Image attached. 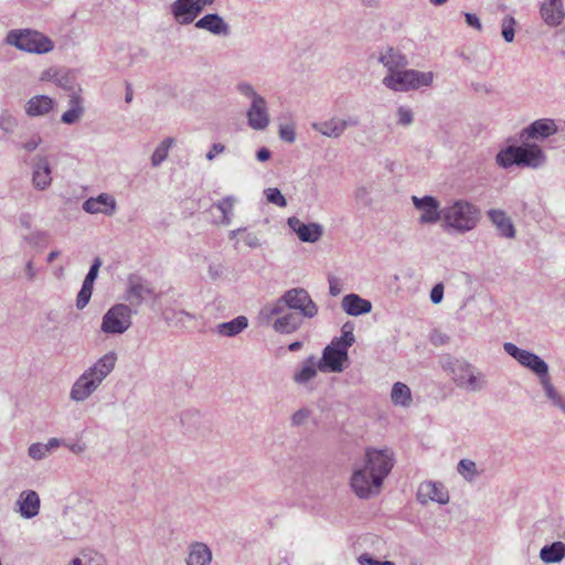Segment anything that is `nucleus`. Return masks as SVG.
<instances>
[{"instance_id": "bf43d9fd", "label": "nucleus", "mask_w": 565, "mask_h": 565, "mask_svg": "<svg viewBox=\"0 0 565 565\" xmlns=\"http://www.w3.org/2000/svg\"><path fill=\"white\" fill-rule=\"evenodd\" d=\"M41 142H42V138L36 135V136H33L30 140L22 143L21 147L24 150L32 152L41 145Z\"/></svg>"}, {"instance_id": "58836bf2", "label": "nucleus", "mask_w": 565, "mask_h": 565, "mask_svg": "<svg viewBox=\"0 0 565 565\" xmlns=\"http://www.w3.org/2000/svg\"><path fill=\"white\" fill-rule=\"evenodd\" d=\"M68 565H107L105 557L97 552H84L74 557Z\"/></svg>"}, {"instance_id": "09e8293b", "label": "nucleus", "mask_w": 565, "mask_h": 565, "mask_svg": "<svg viewBox=\"0 0 565 565\" xmlns=\"http://www.w3.org/2000/svg\"><path fill=\"white\" fill-rule=\"evenodd\" d=\"M279 138L288 143H294L296 140V131L294 124L279 125Z\"/></svg>"}, {"instance_id": "79ce46f5", "label": "nucleus", "mask_w": 565, "mask_h": 565, "mask_svg": "<svg viewBox=\"0 0 565 565\" xmlns=\"http://www.w3.org/2000/svg\"><path fill=\"white\" fill-rule=\"evenodd\" d=\"M103 262L99 257H96L93 260V264L90 265V268L83 281V286H86L88 288H94V282L98 276L99 268L102 267Z\"/></svg>"}, {"instance_id": "20e7f679", "label": "nucleus", "mask_w": 565, "mask_h": 565, "mask_svg": "<svg viewBox=\"0 0 565 565\" xmlns=\"http://www.w3.org/2000/svg\"><path fill=\"white\" fill-rule=\"evenodd\" d=\"M440 366L452 383L465 392L480 393L489 385L484 372L465 359L448 356L440 362Z\"/></svg>"}, {"instance_id": "0eeeda50", "label": "nucleus", "mask_w": 565, "mask_h": 565, "mask_svg": "<svg viewBox=\"0 0 565 565\" xmlns=\"http://www.w3.org/2000/svg\"><path fill=\"white\" fill-rule=\"evenodd\" d=\"M236 90L249 102L246 110L247 125L256 131L265 130L270 124V115L265 97L258 94L254 86L247 82L238 83Z\"/></svg>"}, {"instance_id": "8fccbe9b", "label": "nucleus", "mask_w": 565, "mask_h": 565, "mask_svg": "<svg viewBox=\"0 0 565 565\" xmlns=\"http://www.w3.org/2000/svg\"><path fill=\"white\" fill-rule=\"evenodd\" d=\"M310 415H311V411L306 407L296 411L291 415V418H290L291 425L295 427H299V426L303 425L308 420Z\"/></svg>"}, {"instance_id": "e2e57ef3", "label": "nucleus", "mask_w": 565, "mask_h": 565, "mask_svg": "<svg viewBox=\"0 0 565 565\" xmlns=\"http://www.w3.org/2000/svg\"><path fill=\"white\" fill-rule=\"evenodd\" d=\"M64 446L67 447L68 450L75 455H81L86 449V446L81 443L64 444Z\"/></svg>"}, {"instance_id": "9b49d317", "label": "nucleus", "mask_w": 565, "mask_h": 565, "mask_svg": "<svg viewBox=\"0 0 565 565\" xmlns=\"http://www.w3.org/2000/svg\"><path fill=\"white\" fill-rule=\"evenodd\" d=\"M503 349L510 356L516 360L520 365L530 370L537 377L539 383L551 375L548 364L537 354L521 349L512 342H505Z\"/></svg>"}, {"instance_id": "a18cd8bd", "label": "nucleus", "mask_w": 565, "mask_h": 565, "mask_svg": "<svg viewBox=\"0 0 565 565\" xmlns=\"http://www.w3.org/2000/svg\"><path fill=\"white\" fill-rule=\"evenodd\" d=\"M396 117L397 124L403 127L411 126L414 121V114L407 106H399L396 111Z\"/></svg>"}, {"instance_id": "39448f33", "label": "nucleus", "mask_w": 565, "mask_h": 565, "mask_svg": "<svg viewBox=\"0 0 565 565\" xmlns=\"http://www.w3.org/2000/svg\"><path fill=\"white\" fill-rule=\"evenodd\" d=\"M547 162V157L537 143L523 142L521 146H508L495 156V163L502 169L513 166L537 170Z\"/></svg>"}, {"instance_id": "49530a36", "label": "nucleus", "mask_w": 565, "mask_h": 565, "mask_svg": "<svg viewBox=\"0 0 565 565\" xmlns=\"http://www.w3.org/2000/svg\"><path fill=\"white\" fill-rule=\"evenodd\" d=\"M515 20L513 17H505L502 20V36L505 42L511 43L514 40Z\"/></svg>"}, {"instance_id": "e433bc0d", "label": "nucleus", "mask_w": 565, "mask_h": 565, "mask_svg": "<svg viewBox=\"0 0 565 565\" xmlns=\"http://www.w3.org/2000/svg\"><path fill=\"white\" fill-rule=\"evenodd\" d=\"M235 199L233 196H226L223 200L213 204L222 213V218L218 221L222 225H230L233 216Z\"/></svg>"}, {"instance_id": "3c124183", "label": "nucleus", "mask_w": 565, "mask_h": 565, "mask_svg": "<svg viewBox=\"0 0 565 565\" xmlns=\"http://www.w3.org/2000/svg\"><path fill=\"white\" fill-rule=\"evenodd\" d=\"M92 294H93L92 288H88V287L82 285V288L76 297L77 309L82 310L88 305Z\"/></svg>"}, {"instance_id": "37998d69", "label": "nucleus", "mask_w": 565, "mask_h": 565, "mask_svg": "<svg viewBox=\"0 0 565 565\" xmlns=\"http://www.w3.org/2000/svg\"><path fill=\"white\" fill-rule=\"evenodd\" d=\"M266 199L269 203L275 204L279 207H285L287 205L286 198L282 195L279 189L277 188H268L265 190Z\"/></svg>"}, {"instance_id": "4be33fe9", "label": "nucleus", "mask_w": 565, "mask_h": 565, "mask_svg": "<svg viewBox=\"0 0 565 565\" xmlns=\"http://www.w3.org/2000/svg\"><path fill=\"white\" fill-rule=\"evenodd\" d=\"M195 28L205 30L216 36H228L230 24L217 13H207L195 22Z\"/></svg>"}, {"instance_id": "774afa93", "label": "nucleus", "mask_w": 565, "mask_h": 565, "mask_svg": "<svg viewBox=\"0 0 565 565\" xmlns=\"http://www.w3.org/2000/svg\"><path fill=\"white\" fill-rule=\"evenodd\" d=\"M271 153L270 151L267 149V148H260L257 152H256V158L258 161H266L270 158Z\"/></svg>"}, {"instance_id": "052dcab7", "label": "nucleus", "mask_w": 565, "mask_h": 565, "mask_svg": "<svg viewBox=\"0 0 565 565\" xmlns=\"http://www.w3.org/2000/svg\"><path fill=\"white\" fill-rule=\"evenodd\" d=\"M191 3L193 17L195 19L203 11L205 6L212 4L213 2H207L206 0H191Z\"/></svg>"}, {"instance_id": "f03ea898", "label": "nucleus", "mask_w": 565, "mask_h": 565, "mask_svg": "<svg viewBox=\"0 0 565 565\" xmlns=\"http://www.w3.org/2000/svg\"><path fill=\"white\" fill-rule=\"evenodd\" d=\"M118 355L115 351H109L100 356L73 383L70 391V398L77 403L89 398L98 390L104 380L115 370Z\"/></svg>"}, {"instance_id": "6e6d98bb", "label": "nucleus", "mask_w": 565, "mask_h": 565, "mask_svg": "<svg viewBox=\"0 0 565 565\" xmlns=\"http://www.w3.org/2000/svg\"><path fill=\"white\" fill-rule=\"evenodd\" d=\"M243 239L245 245L249 248H258L262 245L260 239L256 233H246Z\"/></svg>"}, {"instance_id": "c756f323", "label": "nucleus", "mask_w": 565, "mask_h": 565, "mask_svg": "<svg viewBox=\"0 0 565 565\" xmlns=\"http://www.w3.org/2000/svg\"><path fill=\"white\" fill-rule=\"evenodd\" d=\"M68 105L70 109L62 115L61 120L66 125H73L79 121L85 111L82 96L76 92L72 93Z\"/></svg>"}, {"instance_id": "4468645a", "label": "nucleus", "mask_w": 565, "mask_h": 565, "mask_svg": "<svg viewBox=\"0 0 565 565\" xmlns=\"http://www.w3.org/2000/svg\"><path fill=\"white\" fill-rule=\"evenodd\" d=\"M154 294L150 284L139 276L131 275L127 280L125 300L131 306H140Z\"/></svg>"}, {"instance_id": "c03bdc74", "label": "nucleus", "mask_w": 565, "mask_h": 565, "mask_svg": "<svg viewBox=\"0 0 565 565\" xmlns=\"http://www.w3.org/2000/svg\"><path fill=\"white\" fill-rule=\"evenodd\" d=\"M28 455L33 460H42L49 456L47 448L42 443H33L28 448Z\"/></svg>"}, {"instance_id": "b1692460", "label": "nucleus", "mask_w": 565, "mask_h": 565, "mask_svg": "<svg viewBox=\"0 0 565 565\" xmlns=\"http://www.w3.org/2000/svg\"><path fill=\"white\" fill-rule=\"evenodd\" d=\"M488 217L495 227L499 236L509 239L515 237L516 231L514 224L503 210L491 209L488 211Z\"/></svg>"}, {"instance_id": "6e6552de", "label": "nucleus", "mask_w": 565, "mask_h": 565, "mask_svg": "<svg viewBox=\"0 0 565 565\" xmlns=\"http://www.w3.org/2000/svg\"><path fill=\"white\" fill-rule=\"evenodd\" d=\"M6 43L30 54H46L53 51L54 42L34 29H13L6 35Z\"/></svg>"}, {"instance_id": "ea45409f", "label": "nucleus", "mask_w": 565, "mask_h": 565, "mask_svg": "<svg viewBox=\"0 0 565 565\" xmlns=\"http://www.w3.org/2000/svg\"><path fill=\"white\" fill-rule=\"evenodd\" d=\"M457 471L469 482L473 481L479 475L476 462L470 459H461L458 462Z\"/></svg>"}, {"instance_id": "7c9ffc66", "label": "nucleus", "mask_w": 565, "mask_h": 565, "mask_svg": "<svg viewBox=\"0 0 565 565\" xmlns=\"http://www.w3.org/2000/svg\"><path fill=\"white\" fill-rule=\"evenodd\" d=\"M248 327V319L245 316H238L231 321L216 324L215 332L222 337H235Z\"/></svg>"}, {"instance_id": "5701e85b", "label": "nucleus", "mask_w": 565, "mask_h": 565, "mask_svg": "<svg viewBox=\"0 0 565 565\" xmlns=\"http://www.w3.org/2000/svg\"><path fill=\"white\" fill-rule=\"evenodd\" d=\"M543 21L548 26H558L565 19V10L562 0H544L540 7Z\"/></svg>"}, {"instance_id": "864d4df0", "label": "nucleus", "mask_w": 565, "mask_h": 565, "mask_svg": "<svg viewBox=\"0 0 565 565\" xmlns=\"http://www.w3.org/2000/svg\"><path fill=\"white\" fill-rule=\"evenodd\" d=\"M339 126L344 134L348 128L360 126V119L356 116H348L347 118H338Z\"/></svg>"}, {"instance_id": "f3484780", "label": "nucleus", "mask_w": 565, "mask_h": 565, "mask_svg": "<svg viewBox=\"0 0 565 565\" xmlns=\"http://www.w3.org/2000/svg\"><path fill=\"white\" fill-rule=\"evenodd\" d=\"M417 500L422 504H427L430 501L446 504L449 502V494L441 482L424 481L418 487Z\"/></svg>"}, {"instance_id": "72a5a7b5", "label": "nucleus", "mask_w": 565, "mask_h": 565, "mask_svg": "<svg viewBox=\"0 0 565 565\" xmlns=\"http://www.w3.org/2000/svg\"><path fill=\"white\" fill-rule=\"evenodd\" d=\"M565 557V543L561 541L544 545L540 551V558L545 564L559 563Z\"/></svg>"}, {"instance_id": "473e14b6", "label": "nucleus", "mask_w": 565, "mask_h": 565, "mask_svg": "<svg viewBox=\"0 0 565 565\" xmlns=\"http://www.w3.org/2000/svg\"><path fill=\"white\" fill-rule=\"evenodd\" d=\"M171 14L179 24H190L194 21L191 0H175L171 4Z\"/></svg>"}, {"instance_id": "ddd939ff", "label": "nucleus", "mask_w": 565, "mask_h": 565, "mask_svg": "<svg viewBox=\"0 0 565 565\" xmlns=\"http://www.w3.org/2000/svg\"><path fill=\"white\" fill-rule=\"evenodd\" d=\"M348 360V352L331 342L323 349L322 356L318 361V369L323 373H340L344 370V363Z\"/></svg>"}, {"instance_id": "f8f14e48", "label": "nucleus", "mask_w": 565, "mask_h": 565, "mask_svg": "<svg viewBox=\"0 0 565 565\" xmlns=\"http://www.w3.org/2000/svg\"><path fill=\"white\" fill-rule=\"evenodd\" d=\"M412 202L414 207L420 213L418 222L425 224H436L443 221V209L439 201L433 195H424L422 198L413 195Z\"/></svg>"}, {"instance_id": "de8ad7c7", "label": "nucleus", "mask_w": 565, "mask_h": 565, "mask_svg": "<svg viewBox=\"0 0 565 565\" xmlns=\"http://www.w3.org/2000/svg\"><path fill=\"white\" fill-rule=\"evenodd\" d=\"M331 342L337 343L340 349L348 352V349L355 342V338L353 332L342 330V335L340 338H334Z\"/></svg>"}, {"instance_id": "393cba45", "label": "nucleus", "mask_w": 565, "mask_h": 565, "mask_svg": "<svg viewBox=\"0 0 565 565\" xmlns=\"http://www.w3.org/2000/svg\"><path fill=\"white\" fill-rule=\"evenodd\" d=\"M277 317L273 323V328L276 332L282 334H290L297 331L302 324V318L297 312L291 310H284L282 313H275Z\"/></svg>"}, {"instance_id": "f257e3e1", "label": "nucleus", "mask_w": 565, "mask_h": 565, "mask_svg": "<svg viewBox=\"0 0 565 565\" xmlns=\"http://www.w3.org/2000/svg\"><path fill=\"white\" fill-rule=\"evenodd\" d=\"M394 463V454L391 449L366 448L363 462L354 465L350 477L352 492L361 500L379 495Z\"/></svg>"}, {"instance_id": "a19ab883", "label": "nucleus", "mask_w": 565, "mask_h": 565, "mask_svg": "<svg viewBox=\"0 0 565 565\" xmlns=\"http://www.w3.org/2000/svg\"><path fill=\"white\" fill-rule=\"evenodd\" d=\"M18 127V119L11 115L8 110L0 114V129L6 134L14 132Z\"/></svg>"}, {"instance_id": "69168bd1", "label": "nucleus", "mask_w": 565, "mask_h": 565, "mask_svg": "<svg viewBox=\"0 0 565 565\" xmlns=\"http://www.w3.org/2000/svg\"><path fill=\"white\" fill-rule=\"evenodd\" d=\"M44 445L46 446L47 451L50 454L53 449H55V448H57V447H60L61 445H64V444H63V441L61 439L53 437V438H50L47 440V443L44 444Z\"/></svg>"}, {"instance_id": "4c0bfd02", "label": "nucleus", "mask_w": 565, "mask_h": 565, "mask_svg": "<svg viewBox=\"0 0 565 565\" xmlns=\"http://www.w3.org/2000/svg\"><path fill=\"white\" fill-rule=\"evenodd\" d=\"M174 142V139L171 137H168L163 139L154 149L152 156H151V164L152 167H159L169 154V150L172 147Z\"/></svg>"}, {"instance_id": "412c9836", "label": "nucleus", "mask_w": 565, "mask_h": 565, "mask_svg": "<svg viewBox=\"0 0 565 565\" xmlns=\"http://www.w3.org/2000/svg\"><path fill=\"white\" fill-rule=\"evenodd\" d=\"M377 61L387 70V74L398 73L408 65L406 55L392 46L381 50Z\"/></svg>"}, {"instance_id": "c85d7f7f", "label": "nucleus", "mask_w": 565, "mask_h": 565, "mask_svg": "<svg viewBox=\"0 0 565 565\" xmlns=\"http://www.w3.org/2000/svg\"><path fill=\"white\" fill-rule=\"evenodd\" d=\"M55 105V100L46 95H36L31 97L25 106V113L30 117H40L47 115Z\"/></svg>"}, {"instance_id": "c9c22d12", "label": "nucleus", "mask_w": 565, "mask_h": 565, "mask_svg": "<svg viewBox=\"0 0 565 565\" xmlns=\"http://www.w3.org/2000/svg\"><path fill=\"white\" fill-rule=\"evenodd\" d=\"M313 130L318 131L322 136L329 137V138H339L343 135L338 118L333 117L327 121L323 122H313L312 124Z\"/></svg>"}, {"instance_id": "9d476101", "label": "nucleus", "mask_w": 565, "mask_h": 565, "mask_svg": "<svg viewBox=\"0 0 565 565\" xmlns=\"http://www.w3.org/2000/svg\"><path fill=\"white\" fill-rule=\"evenodd\" d=\"M136 311L130 305L115 303L103 316L100 331L105 334H122L132 326V316Z\"/></svg>"}, {"instance_id": "0e129e2a", "label": "nucleus", "mask_w": 565, "mask_h": 565, "mask_svg": "<svg viewBox=\"0 0 565 565\" xmlns=\"http://www.w3.org/2000/svg\"><path fill=\"white\" fill-rule=\"evenodd\" d=\"M25 274L29 281H32L35 279L36 270L34 269L32 260H29L25 264Z\"/></svg>"}, {"instance_id": "4d7b16f0", "label": "nucleus", "mask_w": 565, "mask_h": 565, "mask_svg": "<svg viewBox=\"0 0 565 565\" xmlns=\"http://www.w3.org/2000/svg\"><path fill=\"white\" fill-rule=\"evenodd\" d=\"M444 297V287L441 284H437L433 287L430 291V300L433 303L437 305L443 300Z\"/></svg>"}, {"instance_id": "bb28decb", "label": "nucleus", "mask_w": 565, "mask_h": 565, "mask_svg": "<svg viewBox=\"0 0 565 565\" xmlns=\"http://www.w3.org/2000/svg\"><path fill=\"white\" fill-rule=\"evenodd\" d=\"M550 406L565 415V394L561 392L552 381L551 375L539 383Z\"/></svg>"}, {"instance_id": "aec40b11", "label": "nucleus", "mask_w": 565, "mask_h": 565, "mask_svg": "<svg viewBox=\"0 0 565 565\" xmlns=\"http://www.w3.org/2000/svg\"><path fill=\"white\" fill-rule=\"evenodd\" d=\"M557 132V126L554 119L542 118L533 121L531 125L522 129L520 138L527 139H546Z\"/></svg>"}, {"instance_id": "dca6fc26", "label": "nucleus", "mask_w": 565, "mask_h": 565, "mask_svg": "<svg viewBox=\"0 0 565 565\" xmlns=\"http://www.w3.org/2000/svg\"><path fill=\"white\" fill-rule=\"evenodd\" d=\"M41 509V499L34 490H23L15 503L14 511L20 514L21 518L30 520L39 515Z\"/></svg>"}, {"instance_id": "338daca9", "label": "nucleus", "mask_w": 565, "mask_h": 565, "mask_svg": "<svg viewBox=\"0 0 565 565\" xmlns=\"http://www.w3.org/2000/svg\"><path fill=\"white\" fill-rule=\"evenodd\" d=\"M222 275V268L220 266L210 265L209 266V276L216 280Z\"/></svg>"}, {"instance_id": "1a4fd4ad", "label": "nucleus", "mask_w": 565, "mask_h": 565, "mask_svg": "<svg viewBox=\"0 0 565 565\" xmlns=\"http://www.w3.org/2000/svg\"><path fill=\"white\" fill-rule=\"evenodd\" d=\"M434 78L435 75L433 72H420L413 68L406 70L405 67L398 73L386 74L382 79V84L394 92H409L431 86Z\"/></svg>"}, {"instance_id": "7ed1b4c3", "label": "nucleus", "mask_w": 565, "mask_h": 565, "mask_svg": "<svg viewBox=\"0 0 565 565\" xmlns=\"http://www.w3.org/2000/svg\"><path fill=\"white\" fill-rule=\"evenodd\" d=\"M284 310H291L303 318H313L318 315V306L310 295L303 288H292L287 290L276 301L265 305L259 312V317L268 322L275 313H282Z\"/></svg>"}, {"instance_id": "6ab92c4d", "label": "nucleus", "mask_w": 565, "mask_h": 565, "mask_svg": "<svg viewBox=\"0 0 565 565\" xmlns=\"http://www.w3.org/2000/svg\"><path fill=\"white\" fill-rule=\"evenodd\" d=\"M83 210L89 214H104L111 216L117 210L115 198L108 193H100L96 198H89L84 201Z\"/></svg>"}, {"instance_id": "f704fd0d", "label": "nucleus", "mask_w": 565, "mask_h": 565, "mask_svg": "<svg viewBox=\"0 0 565 565\" xmlns=\"http://www.w3.org/2000/svg\"><path fill=\"white\" fill-rule=\"evenodd\" d=\"M391 401L396 406L409 407L413 401L411 388L402 382L394 383L391 391Z\"/></svg>"}, {"instance_id": "603ef678", "label": "nucleus", "mask_w": 565, "mask_h": 565, "mask_svg": "<svg viewBox=\"0 0 565 565\" xmlns=\"http://www.w3.org/2000/svg\"><path fill=\"white\" fill-rule=\"evenodd\" d=\"M358 562L360 565H395L391 561H377L366 553L360 555Z\"/></svg>"}, {"instance_id": "a878e982", "label": "nucleus", "mask_w": 565, "mask_h": 565, "mask_svg": "<svg viewBox=\"0 0 565 565\" xmlns=\"http://www.w3.org/2000/svg\"><path fill=\"white\" fill-rule=\"evenodd\" d=\"M343 311L353 317L366 315L372 310V302L356 294H349L341 301Z\"/></svg>"}, {"instance_id": "a211bd4d", "label": "nucleus", "mask_w": 565, "mask_h": 565, "mask_svg": "<svg viewBox=\"0 0 565 565\" xmlns=\"http://www.w3.org/2000/svg\"><path fill=\"white\" fill-rule=\"evenodd\" d=\"M287 224L305 243H316L323 234V227L319 223L305 224L296 216L288 217Z\"/></svg>"}, {"instance_id": "2f4dec72", "label": "nucleus", "mask_w": 565, "mask_h": 565, "mask_svg": "<svg viewBox=\"0 0 565 565\" xmlns=\"http://www.w3.org/2000/svg\"><path fill=\"white\" fill-rule=\"evenodd\" d=\"M318 371V361L315 355H310L303 361L300 369L295 372L292 379L297 384H307L317 376Z\"/></svg>"}, {"instance_id": "13d9d810", "label": "nucleus", "mask_w": 565, "mask_h": 565, "mask_svg": "<svg viewBox=\"0 0 565 565\" xmlns=\"http://www.w3.org/2000/svg\"><path fill=\"white\" fill-rule=\"evenodd\" d=\"M465 20H466V23L469 26H471V28H473V29H476L478 31H481L482 24L480 22V19L475 13L466 12L465 13Z\"/></svg>"}, {"instance_id": "2eb2a0df", "label": "nucleus", "mask_w": 565, "mask_h": 565, "mask_svg": "<svg viewBox=\"0 0 565 565\" xmlns=\"http://www.w3.org/2000/svg\"><path fill=\"white\" fill-rule=\"evenodd\" d=\"M32 185L39 190H46L52 183V168L46 156L38 154L32 159Z\"/></svg>"}, {"instance_id": "cd10ccee", "label": "nucleus", "mask_w": 565, "mask_h": 565, "mask_svg": "<svg viewBox=\"0 0 565 565\" xmlns=\"http://www.w3.org/2000/svg\"><path fill=\"white\" fill-rule=\"evenodd\" d=\"M212 558V551L205 543L192 542L188 546L186 565H210Z\"/></svg>"}, {"instance_id": "680f3d73", "label": "nucleus", "mask_w": 565, "mask_h": 565, "mask_svg": "<svg viewBox=\"0 0 565 565\" xmlns=\"http://www.w3.org/2000/svg\"><path fill=\"white\" fill-rule=\"evenodd\" d=\"M225 151V146L222 143L212 145L210 151L206 153V159L212 161L216 154L223 153Z\"/></svg>"}, {"instance_id": "5fc2aeb1", "label": "nucleus", "mask_w": 565, "mask_h": 565, "mask_svg": "<svg viewBox=\"0 0 565 565\" xmlns=\"http://www.w3.org/2000/svg\"><path fill=\"white\" fill-rule=\"evenodd\" d=\"M342 291V282L337 277H329V292L331 296L335 297L340 295Z\"/></svg>"}, {"instance_id": "423d86ee", "label": "nucleus", "mask_w": 565, "mask_h": 565, "mask_svg": "<svg viewBox=\"0 0 565 565\" xmlns=\"http://www.w3.org/2000/svg\"><path fill=\"white\" fill-rule=\"evenodd\" d=\"M443 226L449 233L465 234L470 232L480 220V209L462 199L443 207Z\"/></svg>"}]
</instances>
